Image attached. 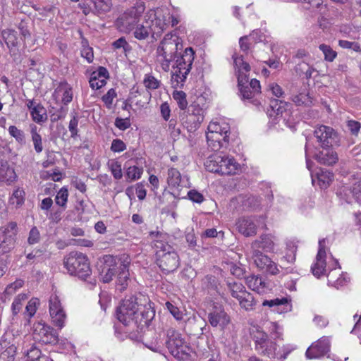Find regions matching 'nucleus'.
I'll use <instances>...</instances> for the list:
<instances>
[{"instance_id":"37998d69","label":"nucleus","mask_w":361,"mask_h":361,"mask_svg":"<svg viewBox=\"0 0 361 361\" xmlns=\"http://www.w3.org/2000/svg\"><path fill=\"white\" fill-rule=\"evenodd\" d=\"M92 1L94 3L96 11L99 14L105 13L111 9L110 0H93Z\"/></svg>"},{"instance_id":"72a5a7b5","label":"nucleus","mask_w":361,"mask_h":361,"mask_svg":"<svg viewBox=\"0 0 361 361\" xmlns=\"http://www.w3.org/2000/svg\"><path fill=\"white\" fill-rule=\"evenodd\" d=\"M167 181L169 185L173 188H178L181 182V176L178 170L171 168L168 170Z\"/></svg>"},{"instance_id":"f257e3e1","label":"nucleus","mask_w":361,"mask_h":361,"mask_svg":"<svg viewBox=\"0 0 361 361\" xmlns=\"http://www.w3.org/2000/svg\"><path fill=\"white\" fill-rule=\"evenodd\" d=\"M116 316L123 325L142 330L149 325L155 311L145 296L130 295L125 298L117 307Z\"/></svg>"},{"instance_id":"a19ab883","label":"nucleus","mask_w":361,"mask_h":361,"mask_svg":"<svg viewBox=\"0 0 361 361\" xmlns=\"http://www.w3.org/2000/svg\"><path fill=\"white\" fill-rule=\"evenodd\" d=\"M27 299V296L24 293L19 294L15 298L11 306L13 315H16L21 310L23 305Z\"/></svg>"},{"instance_id":"2eb2a0df","label":"nucleus","mask_w":361,"mask_h":361,"mask_svg":"<svg viewBox=\"0 0 361 361\" xmlns=\"http://www.w3.org/2000/svg\"><path fill=\"white\" fill-rule=\"evenodd\" d=\"M313 275L317 278L324 275L326 271V250L325 239L319 240V250L316 256V261L311 267Z\"/></svg>"},{"instance_id":"3c124183","label":"nucleus","mask_w":361,"mask_h":361,"mask_svg":"<svg viewBox=\"0 0 361 361\" xmlns=\"http://www.w3.org/2000/svg\"><path fill=\"white\" fill-rule=\"evenodd\" d=\"M142 172V168L138 167L137 166H130L127 169L126 176L128 178L132 180H135L140 178Z\"/></svg>"},{"instance_id":"09e8293b","label":"nucleus","mask_w":361,"mask_h":361,"mask_svg":"<svg viewBox=\"0 0 361 361\" xmlns=\"http://www.w3.org/2000/svg\"><path fill=\"white\" fill-rule=\"evenodd\" d=\"M68 197V191L66 188H62L55 197V202L62 208L66 207Z\"/></svg>"},{"instance_id":"1a4fd4ad","label":"nucleus","mask_w":361,"mask_h":361,"mask_svg":"<svg viewBox=\"0 0 361 361\" xmlns=\"http://www.w3.org/2000/svg\"><path fill=\"white\" fill-rule=\"evenodd\" d=\"M166 336V346L174 357L183 358V355L189 354L190 348L179 332L174 329H169Z\"/></svg>"},{"instance_id":"c85d7f7f","label":"nucleus","mask_w":361,"mask_h":361,"mask_svg":"<svg viewBox=\"0 0 361 361\" xmlns=\"http://www.w3.org/2000/svg\"><path fill=\"white\" fill-rule=\"evenodd\" d=\"M262 92H238V97L245 103L259 106L261 104Z\"/></svg>"},{"instance_id":"39448f33","label":"nucleus","mask_w":361,"mask_h":361,"mask_svg":"<svg viewBox=\"0 0 361 361\" xmlns=\"http://www.w3.org/2000/svg\"><path fill=\"white\" fill-rule=\"evenodd\" d=\"M181 47L177 35L172 33L165 35L157 48V60L164 71L169 70L170 63L175 60Z\"/></svg>"},{"instance_id":"5701e85b","label":"nucleus","mask_w":361,"mask_h":361,"mask_svg":"<svg viewBox=\"0 0 361 361\" xmlns=\"http://www.w3.org/2000/svg\"><path fill=\"white\" fill-rule=\"evenodd\" d=\"M327 279L329 286H334L336 288L344 286L347 282L346 278L342 274L340 267L331 269L327 274Z\"/></svg>"},{"instance_id":"603ef678","label":"nucleus","mask_w":361,"mask_h":361,"mask_svg":"<svg viewBox=\"0 0 361 361\" xmlns=\"http://www.w3.org/2000/svg\"><path fill=\"white\" fill-rule=\"evenodd\" d=\"M50 316L51 317L53 324L56 326L59 327V329H61L63 327L66 317V315L63 310L57 312V313H55L53 315H50Z\"/></svg>"},{"instance_id":"c9c22d12","label":"nucleus","mask_w":361,"mask_h":361,"mask_svg":"<svg viewBox=\"0 0 361 361\" xmlns=\"http://www.w3.org/2000/svg\"><path fill=\"white\" fill-rule=\"evenodd\" d=\"M30 133L34 148L37 153H40L43 150L42 141L41 135L37 133V128L35 125L30 126Z\"/></svg>"},{"instance_id":"052dcab7","label":"nucleus","mask_w":361,"mask_h":361,"mask_svg":"<svg viewBox=\"0 0 361 361\" xmlns=\"http://www.w3.org/2000/svg\"><path fill=\"white\" fill-rule=\"evenodd\" d=\"M272 111L276 114L275 116L276 118L279 116H283V112H286V109L284 105H283L282 102L278 103L277 100L273 101L270 104Z\"/></svg>"},{"instance_id":"9b49d317","label":"nucleus","mask_w":361,"mask_h":361,"mask_svg":"<svg viewBox=\"0 0 361 361\" xmlns=\"http://www.w3.org/2000/svg\"><path fill=\"white\" fill-rule=\"evenodd\" d=\"M314 137L319 147H333L338 142V133L333 128L324 125L315 128Z\"/></svg>"},{"instance_id":"f704fd0d","label":"nucleus","mask_w":361,"mask_h":361,"mask_svg":"<svg viewBox=\"0 0 361 361\" xmlns=\"http://www.w3.org/2000/svg\"><path fill=\"white\" fill-rule=\"evenodd\" d=\"M276 350V344L270 339H267L262 346L259 347L258 353L269 357H274Z\"/></svg>"},{"instance_id":"0e129e2a","label":"nucleus","mask_w":361,"mask_h":361,"mask_svg":"<svg viewBox=\"0 0 361 361\" xmlns=\"http://www.w3.org/2000/svg\"><path fill=\"white\" fill-rule=\"evenodd\" d=\"M288 299L286 298H275L272 300H265L262 302L263 306H269L270 307H275V306H280L283 305H287L288 304Z\"/></svg>"},{"instance_id":"58836bf2","label":"nucleus","mask_w":361,"mask_h":361,"mask_svg":"<svg viewBox=\"0 0 361 361\" xmlns=\"http://www.w3.org/2000/svg\"><path fill=\"white\" fill-rule=\"evenodd\" d=\"M295 71L300 75H305L307 78H311L314 69L305 61L298 63L295 66Z\"/></svg>"},{"instance_id":"4be33fe9","label":"nucleus","mask_w":361,"mask_h":361,"mask_svg":"<svg viewBox=\"0 0 361 361\" xmlns=\"http://www.w3.org/2000/svg\"><path fill=\"white\" fill-rule=\"evenodd\" d=\"M219 164V173L223 175L235 174L238 169L239 164L233 157H221Z\"/></svg>"},{"instance_id":"2f4dec72","label":"nucleus","mask_w":361,"mask_h":361,"mask_svg":"<svg viewBox=\"0 0 361 361\" xmlns=\"http://www.w3.org/2000/svg\"><path fill=\"white\" fill-rule=\"evenodd\" d=\"M241 203L245 210H256L261 204V200L255 196H246L242 198Z\"/></svg>"},{"instance_id":"e433bc0d","label":"nucleus","mask_w":361,"mask_h":361,"mask_svg":"<svg viewBox=\"0 0 361 361\" xmlns=\"http://www.w3.org/2000/svg\"><path fill=\"white\" fill-rule=\"evenodd\" d=\"M252 338L255 343V349L258 352L259 347L262 346L268 338L267 334L262 330L257 329L255 331L252 333Z\"/></svg>"},{"instance_id":"6ab92c4d","label":"nucleus","mask_w":361,"mask_h":361,"mask_svg":"<svg viewBox=\"0 0 361 361\" xmlns=\"http://www.w3.org/2000/svg\"><path fill=\"white\" fill-rule=\"evenodd\" d=\"M274 237L271 235L264 234L251 243L250 250L271 252L274 251Z\"/></svg>"},{"instance_id":"aec40b11","label":"nucleus","mask_w":361,"mask_h":361,"mask_svg":"<svg viewBox=\"0 0 361 361\" xmlns=\"http://www.w3.org/2000/svg\"><path fill=\"white\" fill-rule=\"evenodd\" d=\"M332 147H321L322 149L315 154V159L321 164L328 166L335 164L338 161V157L337 153Z\"/></svg>"},{"instance_id":"cd10ccee","label":"nucleus","mask_w":361,"mask_h":361,"mask_svg":"<svg viewBox=\"0 0 361 361\" xmlns=\"http://www.w3.org/2000/svg\"><path fill=\"white\" fill-rule=\"evenodd\" d=\"M226 286L228 290L230 292L231 296L238 300L247 291L245 286L240 282L226 281Z\"/></svg>"},{"instance_id":"473e14b6","label":"nucleus","mask_w":361,"mask_h":361,"mask_svg":"<svg viewBox=\"0 0 361 361\" xmlns=\"http://www.w3.org/2000/svg\"><path fill=\"white\" fill-rule=\"evenodd\" d=\"M220 161L221 156L213 155L209 157V158L204 163L206 169L209 172L219 173Z\"/></svg>"},{"instance_id":"c03bdc74","label":"nucleus","mask_w":361,"mask_h":361,"mask_svg":"<svg viewBox=\"0 0 361 361\" xmlns=\"http://www.w3.org/2000/svg\"><path fill=\"white\" fill-rule=\"evenodd\" d=\"M39 305L37 298H32L25 307L24 314L27 317L28 321L35 315L37 311V306Z\"/></svg>"},{"instance_id":"5fc2aeb1","label":"nucleus","mask_w":361,"mask_h":361,"mask_svg":"<svg viewBox=\"0 0 361 361\" xmlns=\"http://www.w3.org/2000/svg\"><path fill=\"white\" fill-rule=\"evenodd\" d=\"M78 116L74 113L68 124V130L71 132V137L73 138H75L78 135Z\"/></svg>"},{"instance_id":"20e7f679","label":"nucleus","mask_w":361,"mask_h":361,"mask_svg":"<svg viewBox=\"0 0 361 361\" xmlns=\"http://www.w3.org/2000/svg\"><path fill=\"white\" fill-rule=\"evenodd\" d=\"M63 265L71 276L86 280L92 274L87 257L78 251H72L63 258Z\"/></svg>"},{"instance_id":"e2e57ef3","label":"nucleus","mask_w":361,"mask_h":361,"mask_svg":"<svg viewBox=\"0 0 361 361\" xmlns=\"http://www.w3.org/2000/svg\"><path fill=\"white\" fill-rule=\"evenodd\" d=\"M52 97L54 99L61 97V101L65 105L70 103L73 99L71 92H54Z\"/></svg>"},{"instance_id":"bf43d9fd","label":"nucleus","mask_w":361,"mask_h":361,"mask_svg":"<svg viewBox=\"0 0 361 361\" xmlns=\"http://www.w3.org/2000/svg\"><path fill=\"white\" fill-rule=\"evenodd\" d=\"M144 84L147 89L155 90L160 87V82L152 75H145Z\"/></svg>"},{"instance_id":"9d476101","label":"nucleus","mask_w":361,"mask_h":361,"mask_svg":"<svg viewBox=\"0 0 361 361\" xmlns=\"http://www.w3.org/2000/svg\"><path fill=\"white\" fill-rule=\"evenodd\" d=\"M146 16L151 23L152 29V36H160L167 28L171 15L169 12H164L163 9L157 8L155 10H151Z\"/></svg>"},{"instance_id":"7c9ffc66","label":"nucleus","mask_w":361,"mask_h":361,"mask_svg":"<svg viewBox=\"0 0 361 361\" xmlns=\"http://www.w3.org/2000/svg\"><path fill=\"white\" fill-rule=\"evenodd\" d=\"M239 305L241 308L246 311H251L255 309L257 305V300L252 294L246 291L238 300Z\"/></svg>"},{"instance_id":"13d9d810","label":"nucleus","mask_w":361,"mask_h":361,"mask_svg":"<svg viewBox=\"0 0 361 361\" xmlns=\"http://www.w3.org/2000/svg\"><path fill=\"white\" fill-rule=\"evenodd\" d=\"M41 239V235L39 231L36 226H33L27 238V243L29 245H35L39 242Z\"/></svg>"},{"instance_id":"f3484780","label":"nucleus","mask_w":361,"mask_h":361,"mask_svg":"<svg viewBox=\"0 0 361 361\" xmlns=\"http://www.w3.org/2000/svg\"><path fill=\"white\" fill-rule=\"evenodd\" d=\"M330 350V341L326 337H322L313 343L306 351L309 359L319 358L325 355Z\"/></svg>"},{"instance_id":"680f3d73","label":"nucleus","mask_w":361,"mask_h":361,"mask_svg":"<svg viewBox=\"0 0 361 361\" xmlns=\"http://www.w3.org/2000/svg\"><path fill=\"white\" fill-rule=\"evenodd\" d=\"M42 355L41 350L35 346H32L30 349L27 350L26 352L27 361L37 360V359L40 358Z\"/></svg>"},{"instance_id":"774afa93","label":"nucleus","mask_w":361,"mask_h":361,"mask_svg":"<svg viewBox=\"0 0 361 361\" xmlns=\"http://www.w3.org/2000/svg\"><path fill=\"white\" fill-rule=\"evenodd\" d=\"M188 198L193 202L200 204L204 200L203 195L195 190H191L188 192Z\"/></svg>"},{"instance_id":"ddd939ff","label":"nucleus","mask_w":361,"mask_h":361,"mask_svg":"<svg viewBox=\"0 0 361 361\" xmlns=\"http://www.w3.org/2000/svg\"><path fill=\"white\" fill-rule=\"evenodd\" d=\"M250 257L256 267L262 271L276 275L279 273L276 264L262 252L250 250Z\"/></svg>"},{"instance_id":"4c0bfd02","label":"nucleus","mask_w":361,"mask_h":361,"mask_svg":"<svg viewBox=\"0 0 361 361\" xmlns=\"http://www.w3.org/2000/svg\"><path fill=\"white\" fill-rule=\"evenodd\" d=\"M235 67L238 69V72L248 73L250 71L249 63L245 62L242 56L233 55Z\"/></svg>"},{"instance_id":"6e6d98bb","label":"nucleus","mask_w":361,"mask_h":361,"mask_svg":"<svg viewBox=\"0 0 361 361\" xmlns=\"http://www.w3.org/2000/svg\"><path fill=\"white\" fill-rule=\"evenodd\" d=\"M173 97L177 102L178 106L181 109H186L188 106V102L185 92H173Z\"/></svg>"},{"instance_id":"dca6fc26","label":"nucleus","mask_w":361,"mask_h":361,"mask_svg":"<svg viewBox=\"0 0 361 361\" xmlns=\"http://www.w3.org/2000/svg\"><path fill=\"white\" fill-rule=\"evenodd\" d=\"M229 128H224V135L223 134H206L208 147L214 152L219 151L222 148H226L228 144Z\"/></svg>"},{"instance_id":"f03ea898","label":"nucleus","mask_w":361,"mask_h":361,"mask_svg":"<svg viewBox=\"0 0 361 361\" xmlns=\"http://www.w3.org/2000/svg\"><path fill=\"white\" fill-rule=\"evenodd\" d=\"M159 235L161 234L159 232H150V236L154 239L153 247L156 250V264L164 274H168L178 268L180 258L169 244L157 239Z\"/></svg>"},{"instance_id":"de8ad7c7","label":"nucleus","mask_w":361,"mask_h":361,"mask_svg":"<svg viewBox=\"0 0 361 361\" xmlns=\"http://www.w3.org/2000/svg\"><path fill=\"white\" fill-rule=\"evenodd\" d=\"M3 38L9 49L17 45V37L14 31L4 32Z\"/></svg>"},{"instance_id":"423d86ee","label":"nucleus","mask_w":361,"mask_h":361,"mask_svg":"<svg viewBox=\"0 0 361 361\" xmlns=\"http://www.w3.org/2000/svg\"><path fill=\"white\" fill-rule=\"evenodd\" d=\"M17 234V224L16 222L11 221L6 226L1 227L0 229V235H2L3 240L0 243V277H1L6 271V265L5 264V255L9 252L13 247L16 242V236Z\"/></svg>"},{"instance_id":"b1692460","label":"nucleus","mask_w":361,"mask_h":361,"mask_svg":"<svg viewBox=\"0 0 361 361\" xmlns=\"http://www.w3.org/2000/svg\"><path fill=\"white\" fill-rule=\"evenodd\" d=\"M314 92H293L292 101L297 105L309 106L312 104Z\"/></svg>"},{"instance_id":"a211bd4d","label":"nucleus","mask_w":361,"mask_h":361,"mask_svg":"<svg viewBox=\"0 0 361 361\" xmlns=\"http://www.w3.org/2000/svg\"><path fill=\"white\" fill-rule=\"evenodd\" d=\"M235 225L238 232L245 237L254 236L257 234V227L252 216L239 218Z\"/></svg>"},{"instance_id":"4468645a","label":"nucleus","mask_w":361,"mask_h":361,"mask_svg":"<svg viewBox=\"0 0 361 361\" xmlns=\"http://www.w3.org/2000/svg\"><path fill=\"white\" fill-rule=\"evenodd\" d=\"M208 322L212 327H219L221 331H224L231 324L230 316L221 307H214L208 313Z\"/></svg>"},{"instance_id":"412c9836","label":"nucleus","mask_w":361,"mask_h":361,"mask_svg":"<svg viewBox=\"0 0 361 361\" xmlns=\"http://www.w3.org/2000/svg\"><path fill=\"white\" fill-rule=\"evenodd\" d=\"M312 181L314 184L316 180L321 189L327 188L334 180V173L324 169H318L313 173H311Z\"/></svg>"},{"instance_id":"a878e982","label":"nucleus","mask_w":361,"mask_h":361,"mask_svg":"<svg viewBox=\"0 0 361 361\" xmlns=\"http://www.w3.org/2000/svg\"><path fill=\"white\" fill-rule=\"evenodd\" d=\"M246 284L248 288L258 293L265 291L266 283L262 279L258 276L250 275L245 278Z\"/></svg>"},{"instance_id":"bb28decb","label":"nucleus","mask_w":361,"mask_h":361,"mask_svg":"<svg viewBox=\"0 0 361 361\" xmlns=\"http://www.w3.org/2000/svg\"><path fill=\"white\" fill-rule=\"evenodd\" d=\"M151 23L147 19L142 24L137 23L134 30V37L139 40L147 39L149 34L152 35Z\"/></svg>"},{"instance_id":"864d4df0","label":"nucleus","mask_w":361,"mask_h":361,"mask_svg":"<svg viewBox=\"0 0 361 361\" xmlns=\"http://www.w3.org/2000/svg\"><path fill=\"white\" fill-rule=\"evenodd\" d=\"M108 165L110 168L113 176L116 179H121L123 176L121 164L115 160H111L109 161Z\"/></svg>"},{"instance_id":"ea45409f","label":"nucleus","mask_w":361,"mask_h":361,"mask_svg":"<svg viewBox=\"0 0 361 361\" xmlns=\"http://www.w3.org/2000/svg\"><path fill=\"white\" fill-rule=\"evenodd\" d=\"M8 133L10 135L14 137L16 141L21 145L25 144V135L23 130L18 129L15 126H11L8 128Z\"/></svg>"},{"instance_id":"c756f323","label":"nucleus","mask_w":361,"mask_h":361,"mask_svg":"<svg viewBox=\"0 0 361 361\" xmlns=\"http://www.w3.org/2000/svg\"><path fill=\"white\" fill-rule=\"evenodd\" d=\"M30 115L32 120L39 124L44 123L47 120L46 109L40 104H37L31 110Z\"/></svg>"},{"instance_id":"8fccbe9b","label":"nucleus","mask_w":361,"mask_h":361,"mask_svg":"<svg viewBox=\"0 0 361 361\" xmlns=\"http://www.w3.org/2000/svg\"><path fill=\"white\" fill-rule=\"evenodd\" d=\"M61 302L57 295H51L49 299V313L53 315L57 312L63 311Z\"/></svg>"},{"instance_id":"69168bd1","label":"nucleus","mask_w":361,"mask_h":361,"mask_svg":"<svg viewBox=\"0 0 361 361\" xmlns=\"http://www.w3.org/2000/svg\"><path fill=\"white\" fill-rule=\"evenodd\" d=\"M247 73L238 72V86L239 90H246L248 88V78L246 75Z\"/></svg>"},{"instance_id":"4d7b16f0","label":"nucleus","mask_w":361,"mask_h":361,"mask_svg":"<svg viewBox=\"0 0 361 361\" xmlns=\"http://www.w3.org/2000/svg\"><path fill=\"white\" fill-rule=\"evenodd\" d=\"M106 80L104 78H99L98 76L92 74L89 80V83L92 89L98 90L106 85Z\"/></svg>"},{"instance_id":"f8f14e48","label":"nucleus","mask_w":361,"mask_h":361,"mask_svg":"<svg viewBox=\"0 0 361 361\" xmlns=\"http://www.w3.org/2000/svg\"><path fill=\"white\" fill-rule=\"evenodd\" d=\"M32 337L35 342L54 345L58 343V334L49 326L42 322L34 324Z\"/></svg>"},{"instance_id":"0eeeda50","label":"nucleus","mask_w":361,"mask_h":361,"mask_svg":"<svg viewBox=\"0 0 361 361\" xmlns=\"http://www.w3.org/2000/svg\"><path fill=\"white\" fill-rule=\"evenodd\" d=\"M144 11L145 6L142 4L131 7L117 18L116 27L121 32L130 33L135 28Z\"/></svg>"},{"instance_id":"393cba45","label":"nucleus","mask_w":361,"mask_h":361,"mask_svg":"<svg viewBox=\"0 0 361 361\" xmlns=\"http://www.w3.org/2000/svg\"><path fill=\"white\" fill-rule=\"evenodd\" d=\"M16 175L13 168L10 167L7 161L0 160V181L13 182L16 180Z\"/></svg>"},{"instance_id":"79ce46f5","label":"nucleus","mask_w":361,"mask_h":361,"mask_svg":"<svg viewBox=\"0 0 361 361\" xmlns=\"http://www.w3.org/2000/svg\"><path fill=\"white\" fill-rule=\"evenodd\" d=\"M319 49L322 51L324 60L326 61L332 62L337 56V52L329 45L322 44L319 46Z\"/></svg>"},{"instance_id":"49530a36","label":"nucleus","mask_w":361,"mask_h":361,"mask_svg":"<svg viewBox=\"0 0 361 361\" xmlns=\"http://www.w3.org/2000/svg\"><path fill=\"white\" fill-rule=\"evenodd\" d=\"M16 352V347L15 345H9L8 348L1 351L0 360L1 361H13Z\"/></svg>"},{"instance_id":"338daca9","label":"nucleus","mask_w":361,"mask_h":361,"mask_svg":"<svg viewBox=\"0 0 361 361\" xmlns=\"http://www.w3.org/2000/svg\"><path fill=\"white\" fill-rule=\"evenodd\" d=\"M202 283L208 289H215L217 287V280L214 276L207 275L202 279Z\"/></svg>"},{"instance_id":"6e6552de","label":"nucleus","mask_w":361,"mask_h":361,"mask_svg":"<svg viewBox=\"0 0 361 361\" xmlns=\"http://www.w3.org/2000/svg\"><path fill=\"white\" fill-rule=\"evenodd\" d=\"M194 54L193 49L188 47L180 57H177L175 62L176 66H173L172 80H176L177 83H179V80L180 82L184 81L192 68Z\"/></svg>"},{"instance_id":"7ed1b4c3","label":"nucleus","mask_w":361,"mask_h":361,"mask_svg":"<svg viewBox=\"0 0 361 361\" xmlns=\"http://www.w3.org/2000/svg\"><path fill=\"white\" fill-rule=\"evenodd\" d=\"M102 263L103 266L100 272L102 281L109 283L112 280L113 276L117 274L116 282L117 288L120 291L126 290L130 281L128 264L110 255L103 257Z\"/></svg>"},{"instance_id":"a18cd8bd","label":"nucleus","mask_w":361,"mask_h":361,"mask_svg":"<svg viewBox=\"0 0 361 361\" xmlns=\"http://www.w3.org/2000/svg\"><path fill=\"white\" fill-rule=\"evenodd\" d=\"M25 192L21 188H17L13 192L12 196L10 197L9 202L12 204L17 206L22 205L24 202Z\"/></svg>"}]
</instances>
